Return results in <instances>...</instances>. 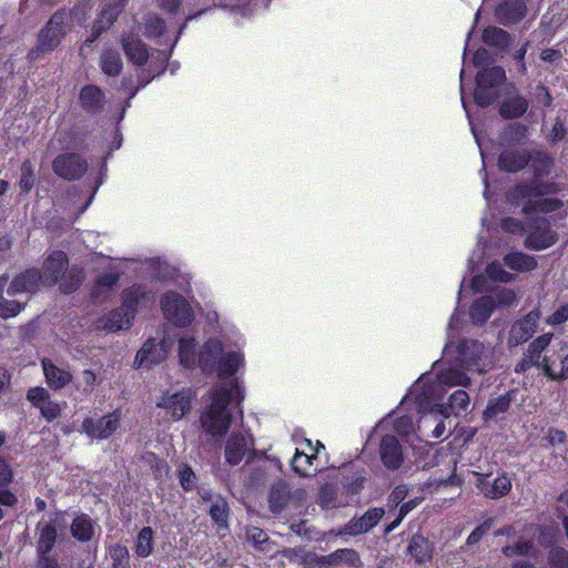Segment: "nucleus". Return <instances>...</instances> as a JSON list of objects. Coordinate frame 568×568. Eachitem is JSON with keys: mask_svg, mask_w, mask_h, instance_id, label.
I'll return each instance as SVG.
<instances>
[{"mask_svg": "<svg viewBox=\"0 0 568 568\" xmlns=\"http://www.w3.org/2000/svg\"><path fill=\"white\" fill-rule=\"evenodd\" d=\"M529 162L532 178L528 182H520L506 192V200L513 206L521 205V213L550 214L560 211L565 202L554 195L561 191L560 184L555 181L544 180L554 166L555 159L547 152L538 149L530 150Z\"/></svg>", "mask_w": 568, "mask_h": 568, "instance_id": "nucleus-1", "label": "nucleus"}, {"mask_svg": "<svg viewBox=\"0 0 568 568\" xmlns=\"http://www.w3.org/2000/svg\"><path fill=\"white\" fill-rule=\"evenodd\" d=\"M73 17L72 10L61 8L51 14L45 24L37 34L36 44L28 51L26 59L32 63L44 59L45 55L57 50L67 37Z\"/></svg>", "mask_w": 568, "mask_h": 568, "instance_id": "nucleus-2", "label": "nucleus"}, {"mask_svg": "<svg viewBox=\"0 0 568 568\" xmlns=\"http://www.w3.org/2000/svg\"><path fill=\"white\" fill-rule=\"evenodd\" d=\"M233 402L232 389L226 386H215L210 392V403L200 416L202 428L213 437H223L232 424L230 405Z\"/></svg>", "mask_w": 568, "mask_h": 568, "instance_id": "nucleus-3", "label": "nucleus"}, {"mask_svg": "<svg viewBox=\"0 0 568 568\" xmlns=\"http://www.w3.org/2000/svg\"><path fill=\"white\" fill-rule=\"evenodd\" d=\"M506 79V72L504 68L499 65L487 67L479 70L475 78V103L480 108H488L495 104L501 95V88Z\"/></svg>", "mask_w": 568, "mask_h": 568, "instance_id": "nucleus-4", "label": "nucleus"}, {"mask_svg": "<svg viewBox=\"0 0 568 568\" xmlns=\"http://www.w3.org/2000/svg\"><path fill=\"white\" fill-rule=\"evenodd\" d=\"M160 306L165 320L176 327H187L194 321L189 302L175 291H168L161 297Z\"/></svg>", "mask_w": 568, "mask_h": 568, "instance_id": "nucleus-5", "label": "nucleus"}, {"mask_svg": "<svg viewBox=\"0 0 568 568\" xmlns=\"http://www.w3.org/2000/svg\"><path fill=\"white\" fill-rule=\"evenodd\" d=\"M529 232L524 241V246L531 251H542L555 245L559 239L552 229L550 219L535 216L528 222Z\"/></svg>", "mask_w": 568, "mask_h": 568, "instance_id": "nucleus-6", "label": "nucleus"}, {"mask_svg": "<svg viewBox=\"0 0 568 568\" xmlns=\"http://www.w3.org/2000/svg\"><path fill=\"white\" fill-rule=\"evenodd\" d=\"M88 170L87 159L77 152L58 154L52 161V171L65 181H79L87 174Z\"/></svg>", "mask_w": 568, "mask_h": 568, "instance_id": "nucleus-7", "label": "nucleus"}, {"mask_svg": "<svg viewBox=\"0 0 568 568\" xmlns=\"http://www.w3.org/2000/svg\"><path fill=\"white\" fill-rule=\"evenodd\" d=\"M64 526V513L60 510L51 514L48 521H39L36 526V554H50L58 540V530Z\"/></svg>", "mask_w": 568, "mask_h": 568, "instance_id": "nucleus-8", "label": "nucleus"}, {"mask_svg": "<svg viewBox=\"0 0 568 568\" xmlns=\"http://www.w3.org/2000/svg\"><path fill=\"white\" fill-rule=\"evenodd\" d=\"M120 424L121 413L119 409H115L99 419L84 418L81 427L89 437L103 440L110 438L119 429Z\"/></svg>", "mask_w": 568, "mask_h": 568, "instance_id": "nucleus-9", "label": "nucleus"}, {"mask_svg": "<svg viewBox=\"0 0 568 568\" xmlns=\"http://www.w3.org/2000/svg\"><path fill=\"white\" fill-rule=\"evenodd\" d=\"M248 446V439L243 433L233 432L225 442V463L230 466H237L245 456H247L246 464L253 463L260 453L255 449L250 450Z\"/></svg>", "mask_w": 568, "mask_h": 568, "instance_id": "nucleus-10", "label": "nucleus"}, {"mask_svg": "<svg viewBox=\"0 0 568 568\" xmlns=\"http://www.w3.org/2000/svg\"><path fill=\"white\" fill-rule=\"evenodd\" d=\"M539 317L540 312L538 310H532L521 318L515 321L508 333V347H517L528 342L538 327Z\"/></svg>", "mask_w": 568, "mask_h": 568, "instance_id": "nucleus-11", "label": "nucleus"}, {"mask_svg": "<svg viewBox=\"0 0 568 568\" xmlns=\"http://www.w3.org/2000/svg\"><path fill=\"white\" fill-rule=\"evenodd\" d=\"M476 477L475 486L479 491L489 499H500L508 495L511 490V480L506 473L497 476L493 483H490V474H483L474 471Z\"/></svg>", "mask_w": 568, "mask_h": 568, "instance_id": "nucleus-12", "label": "nucleus"}, {"mask_svg": "<svg viewBox=\"0 0 568 568\" xmlns=\"http://www.w3.org/2000/svg\"><path fill=\"white\" fill-rule=\"evenodd\" d=\"M528 12L524 0H501L494 9L497 22L505 27H511L523 21Z\"/></svg>", "mask_w": 568, "mask_h": 568, "instance_id": "nucleus-13", "label": "nucleus"}, {"mask_svg": "<svg viewBox=\"0 0 568 568\" xmlns=\"http://www.w3.org/2000/svg\"><path fill=\"white\" fill-rule=\"evenodd\" d=\"M69 265V257L65 252L55 250L52 251L42 264V281L45 286H54L59 283L63 273Z\"/></svg>", "mask_w": 568, "mask_h": 568, "instance_id": "nucleus-14", "label": "nucleus"}, {"mask_svg": "<svg viewBox=\"0 0 568 568\" xmlns=\"http://www.w3.org/2000/svg\"><path fill=\"white\" fill-rule=\"evenodd\" d=\"M43 283L41 271L37 267H28L17 274L7 287L9 296H16L21 293H36L40 284Z\"/></svg>", "mask_w": 568, "mask_h": 568, "instance_id": "nucleus-15", "label": "nucleus"}, {"mask_svg": "<svg viewBox=\"0 0 568 568\" xmlns=\"http://www.w3.org/2000/svg\"><path fill=\"white\" fill-rule=\"evenodd\" d=\"M531 149H505L497 160L498 169L505 173H518L529 165Z\"/></svg>", "mask_w": 568, "mask_h": 568, "instance_id": "nucleus-16", "label": "nucleus"}, {"mask_svg": "<svg viewBox=\"0 0 568 568\" xmlns=\"http://www.w3.org/2000/svg\"><path fill=\"white\" fill-rule=\"evenodd\" d=\"M314 561L318 566L328 567L345 565L349 568H361L363 566V561L358 551L353 548H339L328 555L323 556L315 555Z\"/></svg>", "mask_w": 568, "mask_h": 568, "instance_id": "nucleus-17", "label": "nucleus"}, {"mask_svg": "<svg viewBox=\"0 0 568 568\" xmlns=\"http://www.w3.org/2000/svg\"><path fill=\"white\" fill-rule=\"evenodd\" d=\"M78 101L87 114L97 115L104 110L105 94L100 87L85 84L80 89Z\"/></svg>", "mask_w": 568, "mask_h": 568, "instance_id": "nucleus-18", "label": "nucleus"}, {"mask_svg": "<svg viewBox=\"0 0 568 568\" xmlns=\"http://www.w3.org/2000/svg\"><path fill=\"white\" fill-rule=\"evenodd\" d=\"M385 510L382 507L368 508L361 517L351 519L344 528V532L349 536H358L372 530L378 525Z\"/></svg>", "mask_w": 568, "mask_h": 568, "instance_id": "nucleus-19", "label": "nucleus"}, {"mask_svg": "<svg viewBox=\"0 0 568 568\" xmlns=\"http://www.w3.org/2000/svg\"><path fill=\"white\" fill-rule=\"evenodd\" d=\"M379 456L383 465L389 470L398 469L404 460L402 446L394 435H385L381 439Z\"/></svg>", "mask_w": 568, "mask_h": 568, "instance_id": "nucleus-20", "label": "nucleus"}, {"mask_svg": "<svg viewBox=\"0 0 568 568\" xmlns=\"http://www.w3.org/2000/svg\"><path fill=\"white\" fill-rule=\"evenodd\" d=\"M192 397L187 392L164 394L158 402V407L166 409L174 419H181L191 409Z\"/></svg>", "mask_w": 568, "mask_h": 568, "instance_id": "nucleus-21", "label": "nucleus"}, {"mask_svg": "<svg viewBox=\"0 0 568 568\" xmlns=\"http://www.w3.org/2000/svg\"><path fill=\"white\" fill-rule=\"evenodd\" d=\"M122 49L130 62L141 67L149 60V48L138 36L129 33L122 37Z\"/></svg>", "mask_w": 568, "mask_h": 568, "instance_id": "nucleus-22", "label": "nucleus"}, {"mask_svg": "<svg viewBox=\"0 0 568 568\" xmlns=\"http://www.w3.org/2000/svg\"><path fill=\"white\" fill-rule=\"evenodd\" d=\"M552 338V333H545L542 335H539L532 342L529 343L527 349L523 355L526 358H528L535 367L541 368L544 371L545 363L550 364V361L549 357L542 355V353L550 345Z\"/></svg>", "mask_w": 568, "mask_h": 568, "instance_id": "nucleus-23", "label": "nucleus"}, {"mask_svg": "<svg viewBox=\"0 0 568 568\" xmlns=\"http://www.w3.org/2000/svg\"><path fill=\"white\" fill-rule=\"evenodd\" d=\"M366 470L363 467H358L354 464L344 466L342 474V486L347 495L359 494L366 483Z\"/></svg>", "mask_w": 568, "mask_h": 568, "instance_id": "nucleus-24", "label": "nucleus"}, {"mask_svg": "<svg viewBox=\"0 0 568 568\" xmlns=\"http://www.w3.org/2000/svg\"><path fill=\"white\" fill-rule=\"evenodd\" d=\"M151 292L145 288L142 284H133L126 287L121 293L122 306L131 318H135L138 307L142 301L150 297Z\"/></svg>", "mask_w": 568, "mask_h": 568, "instance_id": "nucleus-25", "label": "nucleus"}, {"mask_svg": "<svg viewBox=\"0 0 568 568\" xmlns=\"http://www.w3.org/2000/svg\"><path fill=\"white\" fill-rule=\"evenodd\" d=\"M434 546L420 534H415L408 541L407 554L417 565H424L433 559Z\"/></svg>", "mask_w": 568, "mask_h": 568, "instance_id": "nucleus-26", "label": "nucleus"}, {"mask_svg": "<svg viewBox=\"0 0 568 568\" xmlns=\"http://www.w3.org/2000/svg\"><path fill=\"white\" fill-rule=\"evenodd\" d=\"M42 368L45 376L48 386L52 389H61L65 387L72 381V374L57 366L51 359H42Z\"/></svg>", "mask_w": 568, "mask_h": 568, "instance_id": "nucleus-27", "label": "nucleus"}, {"mask_svg": "<svg viewBox=\"0 0 568 568\" xmlns=\"http://www.w3.org/2000/svg\"><path fill=\"white\" fill-rule=\"evenodd\" d=\"M496 308V301L491 295H484L475 300L469 307V317L475 325L483 326Z\"/></svg>", "mask_w": 568, "mask_h": 568, "instance_id": "nucleus-28", "label": "nucleus"}, {"mask_svg": "<svg viewBox=\"0 0 568 568\" xmlns=\"http://www.w3.org/2000/svg\"><path fill=\"white\" fill-rule=\"evenodd\" d=\"M291 499L290 485L280 479L274 483L270 488L268 506L273 514H280L284 510Z\"/></svg>", "mask_w": 568, "mask_h": 568, "instance_id": "nucleus-29", "label": "nucleus"}, {"mask_svg": "<svg viewBox=\"0 0 568 568\" xmlns=\"http://www.w3.org/2000/svg\"><path fill=\"white\" fill-rule=\"evenodd\" d=\"M223 351L222 342L217 338H209L197 354L196 362L203 371H211L217 365V357Z\"/></svg>", "mask_w": 568, "mask_h": 568, "instance_id": "nucleus-30", "label": "nucleus"}, {"mask_svg": "<svg viewBox=\"0 0 568 568\" xmlns=\"http://www.w3.org/2000/svg\"><path fill=\"white\" fill-rule=\"evenodd\" d=\"M529 108V102L520 94L505 99L498 108L499 115L504 120H516L521 118Z\"/></svg>", "mask_w": 568, "mask_h": 568, "instance_id": "nucleus-31", "label": "nucleus"}, {"mask_svg": "<svg viewBox=\"0 0 568 568\" xmlns=\"http://www.w3.org/2000/svg\"><path fill=\"white\" fill-rule=\"evenodd\" d=\"M317 459V448H314L313 452L305 453L296 449L291 465L293 470L302 477L311 476L321 469L317 467H313L314 460Z\"/></svg>", "mask_w": 568, "mask_h": 568, "instance_id": "nucleus-32", "label": "nucleus"}, {"mask_svg": "<svg viewBox=\"0 0 568 568\" xmlns=\"http://www.w3.org/2000/svg\"><path fill=\"white\" fill-rule=\"evenodd\" d=\"M71 535L80 542H88L94 537V521L87 514L77 515L70 526Z\"/></svg>", "mask_w": 568, "mask_h": 568, "instance_id": "nucleus-33", "label": "nucleus"}, {"mask_svg": "<svg viewBox=\"0 0 568 568\" xmlns=\"http://www.w3.org/2000/svg\"><path fill=\"white\" fill-rule=\"evenodd\" d=\"M504 263L507 267L516 272H530L538 266L535 256L523 252H510L504 256Z\"/></svg>", "mask_w": 568, "mask_h": 568, "instance_id": "nucleus-34", "label": "nucleus"}, {"mask_svg": "<svg viewBox=\"0 0 568 568\" xmlns=\"http://www.w3.org/2000/svg\"><path fill=\"white\" fill-rule=\"evenodd\" d=\"M85 274L82 267L73 265L63 273L60 278L59 290L63 294H71L79 290L84 281Z\"/></svg>", "mask_w": 568, "mask_h": 568, "instance_id": "nucleus-35", "label": "nucleus"}, {"mask_svg": "<svg viewBox=\"0 0 568 568\" xmlns=\"http://www.w3.org/2000/svg\"><path fill=\"white\" fill-rule=\"evenodd\" d=\"M100 68L108 77H118L123 69L120 52L115 49H104L100 55Z\"/></svg>", "mask_w": 568, "mask_h": 568, "instance_id": "nucleus-36", "label": "nucleus"}, {"mask_svg": "<svg viewBox=\"0 0 568 568\" xmlns=\"http://www.w3.org/2000/svg\"><path fill=\"white\" fill-rule=\"evenodd\" d=\"M244 358L237 352H229L220 357L216 372L219 377H232L236 374L239 368L243 365Z\"/></svg>", "mask_w": 568, "mask_h": 568, "instance_id": "nucleus-37", "label": "nucleus"}, {"mask_svg": "<svg viewBox=\"0 0 568 568\" xmlns=\"http://www.w3.org/2000/svg\"><path fill=\"white\" fill-rule=\"evenodd\" d=\"M500 139L508 146L525 144L528 139V126L519 122L510 123L504 128Z\"/></svg>", "mask_w": 568, "mask_h": 568, "instance_id": "nucleus-38", "label": "nucleus"}, {"mask_svg": "<svg viewBox=\"0 0 568 568\" xmlns=\"http://www.w3.org/2000/svg\"><path fill=\"white\" fill-rule=\"evenodd\" d=\"M481 39L487 45L501 50L508 48L513 40L508 31L495 26L485 28Z\"/></svg>", "mask_w": 568, "mask_h": 568, "instance_id": "nucleus-39", "label": "nucleus"}, {"mask_svg": "<svg viewBox=\"0 0 568 568\" xmlns=\"http://www.w3.org/2000/svg\"><path fill=\"white\" fill-rule=\"evenodd\" d=\"M88 133L78 125H72L62 132L59 142L64 144L69 150H78L85 148Z\"/></svg>", "mask_w": 568, "mask_h": 568, "instance_id": "nucleus-40", "label": "nucleus"}, {"mask_svg": "<svg viewBox=\"0 0 568 568\" xmlns=\"http://www.w3.org/2000/svg\"><path fill=\"white\" fill-rule=\"evenodd\" d=\"M154 548V532L150 526L143 527L136 536L134 542L135 555L140 558L149 557Z\"/></svg>", "mask_w": 568, "mask_h": 568, "instance_id": "nucleus-41", "label": "nucleus"}, {"mask_svg": "<svg viewBox=\"0 0 568 568\" xmlns=\"http://www.w3.org/2000/svg\"><path fill=\"white\" fill-rule=\"evenodd\" d=\"M133 320L134 318H131L129 316V312H126L123 307H118L108 314L104 327L109 332L126 329L131 327Z\"/></svg>", "mask_w": 568, "mask_h": 568, "instance_id": "nucleus-42", "label": "nucleus"}, {"mask_svg": "<svg viewBox=\"0 0 568 568\" xmlns=\"http://www.w3.org/2000/svg\"><path fill=\"white\" fill-rule=\"evenodd\" d=\"M511 400L513 397L510 392L499 395L496 398L489 399L486 408L483 412L484 419H494L497 415L506 413L510 407Z\"/></svg>", "mask_w": 568, "mask_h": 568, "instance_id": "nucleus-43", "label": "nucleus"}, {"mask_svg": "<svg viewBox=\"0 0 568 568\" xmlns=\"http://www.w3.org/2000/svg\"><path fill=\"white\" fill-rule=\"evenodd\" d=\"M195 346L196 341L193 336L183 337L179 341L180 363L186 368H192L196 365Z\"/></svg>", "mask_w": 568, "mask_h": 568, "instance_id": "nucleus-44", "label": "nucleus"}, {"mask_svg": "<svg viewBox=\"0 0 568 568\" xmlns=\"http://www.w3.org/2000/svg\"><path fill=\"white\" fill-rule=\"evenodd\" d=\"M156 341L155 338H149L144 342L142 348L135 355V362L139 367L146 366L150 367L153 364H158L161 362L162 357L156 356Z\"/></svg>", "mask_w": 568, "mask_h": 568, "instance_id": "nucleus-45", "label": "nucleus"}, {"mask_svg": "<svg viewBox=\"0 0 568 568\" xmlns=\"http://www.w3.org/2000/svg\"><path fill=\"white\" fill-rule=\"evenodd\" d=\"M209 514H210L212 520L219 527L227 526L229 514H230V507H229L227 500L224 497H222L221 495H216L213 498Z\"/></svg>", "mask_w": 568, "mask_h": 568, "instance_id": "nucleus-46", "label": "nucleus"}, {"mask_svg": "<svg viewBox=\"0 0 568 568\" xmlns=\"http://www.w3.org/2000/svg\"><path fill=\"white\" fill-rule=\"evenodd\" d=\"M36 181L34 166L31 161L27 159L20 165V179L18 181L20 194H29L36 185Z\"/></svg>", "mask_w": 568, "mask_h": 568, "instance_id": "nucleus-47", "label": "nucleus"}, {"mask_svg": "<svg viewBox=\"0 0 568 568\" xmlns=\"http://www.w3.org/2000/svg\"><path fill=\"white\" fill-rule=\"evenodd\" d=\"M438 379L442 384L447 386H469L470 385V377L457 369V368H448L445 371H442L438 374Z\"/></svg>", "mask_w": 568, "mask_h": 568, "instance_id": "nucleus-48", "label": "nucleus"}, {"mask_svg": "<svg viewBox=\"0 0 568 568\" xmlns=\"http://www.w3.org/2000/svg\"><path fill=\"white\" fill-rule=\"evenodd\" d=\"M108 555L112 561V568H128L130 562V554L126 546L121 544L110 545Z\"/></svg>", "mask_w": 568, "mask_h": 568, "instance_id": "nucleus-49", "label": "nucleus"}, {"mask_svg": "<svg viewBox=\"0 0 568 568\" xmlns=\"http://www.w3.org/2000/svg\"><path fill=\"white\" fill-rule=\"evenodd\" d=\"M128 4V0H118L105 4L99 13L103 20H105L110 27L114 24L119 16L123 12Z\"/></svg>", "mask_w": 568, "mask_h": 568, "instance_id": "nucleus-50", "label": "nucleus"}, {"mask_svg": "<svg viewBox=\"0 0 568 568\" xmlns=\"http://www.w3.org/2000/svg\"><path fill=\"white\" fill-rule=\"evenodd\" d=\"M469 403H470L469 395L464 389L455 390L448 398L449 408L452 409V412L455 415H458V414H460V412L466 410Z\"/></svg>", "mask_w": 568, "mask_h": 568, "instance_id": "nucleus-51", "label": "nucleus"}, {"mask_svg": "<svg viewBox=\"0 0 568 568\" xmlns=\"http://www.w3.org/2000/svg\"><path fill=\"white\" fill-rule=\"evenodd\" d=\"M178 477L181 487L185 491H192L196 487V475L192 467L187 464H183L178 469Z\"/></svg>", "mask_w": 568, "mask_h": 568, "instance_id": "nucleus-52", "label": "nucleus"}, {"mask_svg": "<svg viewBox=\"0 0 568 568\" xmlns=\"http://www.w3.org/2000/svg\"><path fill=\"white\" fill-rule=\"evenodd\" d=\"M495 519L489 517L479 524L467 537L466 545L469 547L476 546L480 542L481 538L487 535L494 526Z\"/></svg>", "mask_w": 568, "mask_h": 568, "instance_id": "nucleus-53", "label": "nucleus"}, {"mask_svg": "<svg viewBox=\"0 0 568 568\" xmlns=\"http://www.w3.org/2000/svg\"><path fill=\"white\" fill-rule=\"evenodd\" d=\"M486 273L493 281L509 283L514 280V275L505 271L501 264L497 261L489 263L486 267Z\"/></svg>", "mask_w": 568, "mask_h": 568, "instance_id": "nucleus-54", "label": "nucleus"}, {"mask_svg": "<svg viewBox=\"0 0 568 568\" xmlns=\"http://www.w3.org/2000/svg\"><path fill=\"white\" fill-rule=\"evenodd\" d=\"M548 562L551 568H568V551L559 546L549 550Z\"/></svg>", "mask_w": 568, "mask_h": 568, "instance_id": "nucleus-55", "label": "nucleus"}, {"mask_svg": "<svg viewBox=\"0 0 568 568\" xmlns=\"http://www.w3.org/2000/svg\"><path fill=\"white\" fill-rule=\"evenodd\" d=\"M144 26L148 38H158L165 32V21L159 16L148 18Z\"/></svg>", "mask_w": 568, "mask_h": 568, "instance_id": "nucleus-56", "label": "nucleus"}, {"mask_svg": "<svg viewBox=\"0 0 568 568\" xmlns=\"http://www.w3.org/2000/svg\"><path fill=\"white\" fill-rule=\"evenodd\" d=\"M24 307V304H21L14 300H7L4 297L0 298V317L10 318L17 316Z\"/></svg>", "mask_w": 568, "mask_h": 568, "instance_id": "nucleus-57", "label": "nucleus"}, {"mask_svg": "<svg viewBox=\"0 0 568 568\" xmlns=\"http://www.w3.org/2000/svg\"><path fill=\"white\" fill-rule=\"evenodd\" d=\"M246 536L247 540L260 550H267L266 545H268V536L263 529L258 527H251L246 530Z\"/></svg>", "mask_w": 568, "mask_h": 568, "instance_id": "nucleus-58", "label": "nucleus"}, {"mask_svg": "<svg viewBox=\"0 0 568 568\" xmlns=\"http://www.w3.org/2000/svg\"><path fill=\"white\" fill-rule=\"evenodd\" d=\"M561 369L559 372H555L551 367V364L545 363L544 365V374L547 378L556 382H561L568 378V353L564 356L560 362Z\"/></svg>", "mask_w": 568, "mask_h": 568, "instance_id": "nucleus-59", "label": "nucleus"}, {"mask_svg": "<svg viewBox=\"0 0 568 568\" xmlns=\"http://www.w3.org/2000/svg\"><path fill=\"white\" fill-rule=\"evenodd\" d=\"M120 276L118 273H104L97 277L95 284L92 291V295L95 297L98 295V291L101 287L112 288L118 284Z\"/></svg>", "mask_w": 568, "mask_h": 568, "instance_id": "nucleus-60", "label": "nucleus"}, {"mask_svg": "<svg viewBox=\"0 0 568 568\" xmlns=\"http://www.w3.org/2000/svg\"><path fill=\"white\" fill-rule=\"evenodd\" d=\"M27 398L34 407L40 408L50 399V395L43 387H33L28 390Z\"/></svg>", "mask_w": 568, "mask_h": 568, "instance_id": "nucleus-61", "label": "nucleus"}, {"mask_svg": "<svg viewBox=\"0 0 568 568\" xmlns=\"http://www.w3.org/2000/svg\"><path fill=\"white\" fill-rule=\"evenodd\" d=\"M558 536V529L555 527L546 526L539 531L538 541L544 548L555 547V542Z\"/></svg>", "mask_w": 568, "mask_h": 568, "instance_id": "nucleus-62", "label": "nucleus"}, {"mask_svg": "<svg viewBox=\"0 0 568 568\" xmlns=\"http://www.w3.org/2000/svg\"><path fill=\"white\" fill-rule=\"evenodd\" d=\"M501 229L510 234H520L525 231L524 222L517 217L507 216L500 221Z\"/></svg>", "mask_w": 568, "mask_h": 568, "instance_id": "nucleus-63", "label": "nucleus"}, {"mask_svg": "<svg viewBox=\"0 0 568 568\" xmlns=\"http://www.w3.org/2000/svg\"><path fill=\"white\" fill-rule=\"evenodd\" d=\"M39 409L42 417L49 423L53 422L61 414L59 404L50 399L47 403H43Z\"/></svg>", "mask_w": 568, "mask_h": 568, "instance_id": "nucleus-64", "label": "nucleus"}]
</instances>
